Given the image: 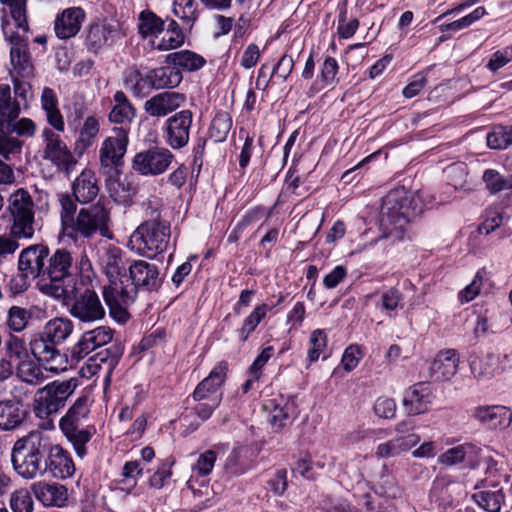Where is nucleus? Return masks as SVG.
I'll return each instance as SVG.
<instances>
[{
	"mask_svg": "<svg viewBox=\"0 0 512 512\" xmlns=\"http://www.w3.org/2000/svg\"><path fill=\"white\" fill-rule=\"evenodd\" d=\"M171 237L170 223L156 217L142 222L130 236L129 244L139 255L153 259L166 251Z\"/></svg>",
	"mask_w": 512,
	"mask_h": 512,
	"instance_id": "obj_5",
	"label": "nucleus"
},
{
	"mask_svg": "<svg viewBox=\"0 0 512 512\" xmlns=\"http://www.w3.org/2000/svg\"><path fill=\"white\" fill-rule=\"evenodd\" d=\"M113 101L114 105L108 114V119L111 123L119 124V128H126V134H129L130 126L136 116V109L122 90L115 92Z\"/></svg>",
	"mask_w": 512,
	"mask_h": 512,
	"instance_id": "obj_29",
	"label": "nucleus"
},
{
	"mask_svg": "<svg viewBox=\"0 0 512 512\" xmlns=\"http://www.w3.org/2000/svg\"><path fill=\"white\" fill-rule=\"evenodd\" d=\"M23 142L8 132H0V156L8 160L11 154L21 152Z\"/></svg>",
	"mask_w": 512,
	"mask_h": 512,
	"instance_id": "obj_55",
	"label": "nucleus"
},
{
	"mask_svg": "<svg viewBox=\"0 0 512 512\" xmlns=\"http://www.w3.org/2000/svg\"><path fill=\"white\" fill-rule=\"evenodd\" d=\"M131 281L135 286L136 292L142 290L145 292L157 291L162 285V277L159 267L146 260H132L128 265V274L125 281Z\"/></svg>",
	"mask_w": 512,
	"mask_h": 512,
	"instance_id": "obj_15",
	"label": "nucleus"
},
{
	"mask_svg": "<svg viewBox=\"0 0 512 512\" xmlns=\"http://www.w3.org/2000/svg\"><path fill=\"white\" fill-rule=\"evenodd\" d=\"M85 11L81 7H70L57 15L54 22L55 34L60 39L74 37L81 29L85 19Z\"/></svg>",
	"mask_w": 512,
	"mask_h": 512,
	"instance_id": "obj_27",
	"label": "nucleus"
},
{
	"mask_svg": "<svg viewBox=\"0 0 512 512\" xmlns=\"http://www.w3.org/2000/svg\"><path fill=\"white\" fill-rule=\"evenodd\" d=\"M126 128H114V135L106 138L100 148V163L101 167L108 173L110 170H118L122 165L123 157L127 151L128 134Z\"/></svg>",
	"mask_w": 512,
	"mask_h": 512,
	"instance_id": "obj_16",
	"label": "nucleus"
},
{
	"mask_svg": "<svg viewBox=\"0 0 512 512\" xmlns=\"http://www.w3.org/2000/svg\"><path fill=\"white\" fill-rule=\"evenodd\" d=\"M2 4L10 9L14 20V26L22 30L27 29L26 0H0Z\"/></svg>",
	"mask_w": 512,
	"mask_h": 512,
	"instance_id": "obj_52",
	"label": "nucleus"
},
{
	"mask_svg": "<svg viewBox=\"0 0 512 512\" xmlns=\"http://www.w3.org/2000/svg\"><path fill=\"white\" fill-rule=\"evenodd\" d=\"M420 442L419 435H409L407 437H395L387 442L377 446L376 456L379 458H389L400 455L402 452L409 451Z\"/></svg>",
	"mask_w": 512,
	"mask_h": 512,
	"instance_id": "obj_38",
	"label": "nucleus"
},
{
	"mask_svg": "<svg viewBox=\"0 0 512 512\" xmlns=\"http://www.w3.org/2000/svg\"><path fill=\"white\" fill-rule=\"evenodd\" d=\"M243 452H245V448L239 447L233 449L227 457L225 469L231 475H241L245 472L246 465L242 461Z\"/></svg>",
	"mask_w": 512,
	"mask_h": 512,
	"instance_id": "obj_58",
	"label": "nucleus"
},
{
	"mask_svg": "<svg viewBox=\"0 0 512 512\" xmlns=\"http://www.w3.org/2000/svg\"><path fill=\"white\" fill-rule=\"evenodd\" d=\"M155 90L174 88L182 81V73L174 65L152 69Z\"/></svg>",
	"mask_w": 512,
	"mask_h": 512,
	"instance_id": "obj_44",
	"label": "nucleus"
},
{
	"mask_svg": "<svg viewBox=\"0 0 512 512\" xmlns=\"http://www.w3.org/2000/svg\"><path fill=\"white\" fill-rule=\"evenodd\" d=\"M165 21L153 11L145 9L138 16V32L143 37L158 36L165 29Z\"/></svg>",
	"mask_w": 512,
	"mask_h": 512,
	"instance_id": "obj_42",
	"label": "nucleus"
},
{
	"mask_svg": "<svg viewBox=\"0 0 512 512\" xmlns=\"http://www.w3.org/2000/svg\"><path fill=\"white\" fill-rule=\"evenodd\" d=\"M98 263L109 280L127 277L129 262L126 253L118 246H101L98 250Z\"/></svg>",
	"mask_w": 512,
	"mask_h": 512,
	"instance_id": "obj_18",
	"label": "nucleus"
},
{
	"mask_svg": "<svg viewBox=\"0 0 512 512\" xmlns=\"http://www.w3.org/2000/svg\"><path fill=\"white\" fill-rule=\"evenodd\" d=\"M44 367L40 361L31 356L16 364V376L24 383L37 386L46 380Z\"/></svg>",
	"mask_w": 512,
	"mask_h": 512,
	"instance_id": "obj_37",
	"label": "nucleus"
},
{
	"mask_svg": "<svg viewBox=\"0 0 512 512\" xmlns=\"http://www.w3.org/2000/svg\"><path fill=\"white\" fill-rule=\"evenodd\" d=\"M98 133V119L94 116L87 117L79 130V136L75 142L74 152L78 156H82L84 152L93 145Z\"/></svg>",
	"mask_w": 512,
	"mask_h": 512,
	"instance_id": "obj_40",
	"label": "nucleus"
},
{
	"mask_svg": "<svg viewBox=\"0 0 512 512\" xmlns=\"http://www.w3.org/2000/svg\"><path fill=\"white\" fill-rule=\"evenodd\" d=\"M413 199L405 188L393 189L382 199L380 209V225L387 231L388 235L395 234L400 238L415 215V208L412 206Z\"/></svg>",
	"mask_w": 512,
	"mask_h": 512,
	"instance_id": "obj_6",
	"label": "nucleus"
},
{
	"mask_svg": "<svg viewBox=\"0 0 512 512\" xmlns=\"http://www.w3.org/2000/svg\"><path fill=\"white\" fill-rule=\"evenodd\" d=\"M499 356L488 353L485 356L472 354L469 357V365L472 374L478 379H491L501 373L503 368L500 366Z\"/></svg>",
	"mask_w": 512,
	"mask_h": 512,
	"instance_id": "obj_33",
	"label": "nucleus"
},
{
	"mask_svg": "<svg viewBox=\"0 0 512 512\" xmlns=\"http://www.w3.org/2000/svg\"><path fill=\"white\" fill-rule=\"evenodd\" d=\"M164 31L165 34L156 46L157 50L169 51L177 49L184 44L185 35L178 22L174 19L167 20Z\"/></svg>",
	"mask_w": 512,
	"mask_h": 512,
	"instance_id": "obj_43",
	"label": "nucleus"
},
{
	"mask_svg": "<svg viewBox=\"0 0 512 512\" xmlns=\"http://www.w3.org/2000/svg\"><path fill=\"white\" fill-rule=\"evenodd\" d=\"M55 449L47 474L60 480L72 477L75 473V464L71 454L58 443Z\"/></svg>",
	"mask_w": 512,
	"mask_h": 512,
	"instance_id": "obj_34",
	"label": "nucleus"
},
{
	"mask_svg": "<svg viewBox=\"0 0 512 512\" xmlns=\"http://www.w3.org/2000/svg\"><path fill=\"white\" fill-rule=\"evenodd\" d=\"M470 448L471 446L468 444L458 445L456 447L450 448L439 456L438 461L439 463L445 464L447 466L459 464L464 461L467 450Z\"/></svg>",
	"mask_w": 512,
	"mask_h": 512,
	"instance_id": "obj_56",
	"label": "nucleus"
},
{
	"mask_svg": "<svg viewBox=\"0 0 512 512\" xmlns=\"http://www.w3.org/2000/svg\"><path fill=\"white\" fill-rule=\"evenodd\" d=\"M10 213V235L16 239L30 240L35 233V211L31 195L25 189H18L8 199Z\"/></svg>",
	"mask_w": 512,
	"mask_h": 512,
	"instance_id": "obj_9",
	"label": "nucleus"
},
{
	"mask_svg": "<svg viewBox=\"0 0 512 512\" xmlns=\"http://www.w3.org/2000/svg\"><path fill=\"white\" fill-rule=\"evenodd\" d=\"M18 270L24 278L38 279L43 294L65 301L75 290L77 275L90 272L92 264L87 255L78 259L65 247L50 250L47 245L34 244L20 252Z\"/></svg>",
	"mask_w": 512,
	"mask_h": 512,
	"instance_id": "obj_1",
	"label": "nucleus"
},
{
	"mask_svg": "<svg viewBox=\"0 0 512 512\" xmlns=\"http://www.w3.org/2000/svg\"><path fill=\"white\" fill-rule=\"evenodd\" d=\"M90 404L89 395H81L59 421L62 433L80 458L87 454L86 445L95 432L93 426L85 424L89 417Z\"/></svg>",
	"mask_w": 512,
	"mask_h": 512,
	"instance_id": "obj_4",
	"label": "nucleus"
},
{
	"mask_svg": "<svg viewBox=\"0 0 512 512\" xmlns=\"http://www.w3.org/2000/svg\"><path fill=\"white\" fill-rule=\"evenodd\" d=\"M19 105L11 101V90L8 85L0 84V131L10 126V121L17 119Z\"/></svg>",
	"mask_w": 512,
	"mask_h": 512,
	"instance_id": "obj_41",
	"label": "nucleus"
},
{
	"mask_svg": "<svg viewBox=\"0 0 512 512\" xmlns=\"http://www.w3.org/2000/svg\"><path fill=\"white\" fill-rule=\"evenodd\" d=\"M267 304H261L254 308V310L245 318L241 328L238 329V335L242 342H245L249 335L256 329L261 320L266 316L269 311Z\"/></svg>",
	"mask_w": 512,
	"mask_h": 512,
	"instance_id": "obj_47",
	"label": "nucleus"
},
{
	"mask_svg": "<svg viewBox=\"0 0 512 512\" xmlns=\"http://www.w3.org/2000/svg\"><path fill=\"white\" fill-rule=\"evenodd\" d=\"M35 310H37L36 306L30 307L29 309L16 305L11 306L8 310L7 326L14 332L23 331L27 327Z\"/></svg>",
	"mask_w": 512,
	"mask_h": 512,
	"instance_id": "obj_45",
	"label": "nucleus"
},
{
	"mask_svg": "<svg viewBox=\"0 0 512 512\" xmlns=\"http://www.w3.org/2000/svg\"><path fill=\"white\" fill-rule=\"evenodd\" d=\"M432 398L429 385L419 382L405 392L403 405L409 415H419L430 409Z\"/></svg>",
	"mask_w": 512,
	"mask_h": 512,
	"instance_id": "obj_26",
	"label": "nucleus"
},
{
	"mask_svg": "<svg viewBox=\"0 0 512 512\" xmlns=\"http://www.w3.org/2000/svg\"><path fill=\"white\" fill-rule=\"evenodd\" d=\"M40 101L49 125H51L56 131L63 132L65 123L58 108V98L54 90L49 87H45L42 91Z\"/></svg>",
	"mask_w": 512,
	"mask_h": 512,
	"instance_id": "obj_36",
	"label": "nucleus"
},
{
	"mask_svg": "<svg viewBox=\"0 0 512 512\" xmlns=\"http://www.w3.org/2000/svg\"><path fill=\"white\" fill-rule=\"evenodd\" d=\"M309 343L308 359L310 362L317 361L327 345L326 333L321 329L314 330L310 335Z\"/></svg>",
	"mask_w": 512,
	"mask_h": 512,
	"instance_id": "obj_53",
	"label": "nucleus"
},
{
	"mask_svg": "<svg viewBox=\"0 0 512 512\" xmlns=\"http://www.w3.org/2000/svg\"><path fill=\"white\" fill-rule=\"evenodd\" d=\"M166 63L174 65L178 70L193 72L201 69L206 60L191 50H181L166 56Z\"/></svg>",
	"mask_w": 512,
	"mask_h": 512,
	"instance_id": "obj_39",
	"label": "nucleus"
},
{
	"mask_svg": "<svg viewBox=\"0 0 512 512\" xmlns=\"http://www.w3.org/2000/svg\"><path fill=\"white\" fill-rule=\"evenodd\" d=\"M78 386L76 378L54 380L39 388L33 400V412L39 419H47L58 413L66 405L69 397Z\"/></svg>",
	"mask_w": 512,
	"mask_h": 512,
	"instance_id": "obj_8",
	"label": "nucleus"
},
{
	"mask_svg": "<svg viewBox=\"0 0 512 512\" xmlns=\"http://www.w3.org/2000/svg\"><path fill=\"white\" fill-rule=\"evenodd\" d=\"M28 417L23 402L16 398L0 400V431L14 432L20 429Z\"/></svg>",
	"mask_w": 512,
	"mask_h": 512,
	"instance_id": "obj_21",
	"label": "nucleus"
},
{
	"mask_svg": "<svg viewBox=\"0 0 512 512\" xmlns=\"http://www.w3.org/2000/svg\"><path fill=\"white\" fill-rule=\"evenodd\" d=\"M460 357L455 349L441 350L430 366V377L434 381H449L458 371Z\"/></svg>",
	"mask_w": 512,
	"mask_h": 512,
	"instance_id": "obj_25",
	"label": "nucleus"
},
{
	"mask_svg": "<svg viewBox=\"0 0 512 512\" xmlns=\"http://www.w3.org/2000/svg\"><path fill=\"white\" fill-rule=\"evenodd\" d=\"M10 506L13 512H32L33 500L26 489L14 491L10 497Z\"/></svg>",
	"mask_w": 512,
	"mask_h": 512,
	"instance_id": "obj_54",
	"label": "nucleus"
},
{
	"mask_svg": "<svg viewBox=\"0 0 512 512\" xmlns=\"http://www.w3.org/2000/svg\"><path fill=\"white\" fill-rule=\"evenodd\" d=\"M5 349L6 355L17 363L30 357V349L27 347L25 340L16 335L9 336L5 342Z\"/></svg>",
	"mask_w": 512,
	"mask_h": 512,
	"instance_id": "obj_49",
	"label": "nucleus"
},
{
	"mask_svg": "<svg viewBox=\"0 0 512 512\" xmlns=\"http://www.w3.org/2000/svg\"><path fill=\"white\" fill-rule=\"evenodd\" d=\"M471 415L489 429L507 428L512 421L511 411L500 405L475 407Z\"/></svg>",
	"mask_w": 512,
	"mask_h": 512,
	"instance_id": "obj_24",
	"label": "nucleus"
},
{
	"mask_svg": "<svg viewBox=\"0 0 512 512\" xmlns=\"http://www.w3.org/2000/svg\"><path fill=\"white\" fill-rule=\"evenodd\" d=\"M61 302L67 306L69 314L81 323L91 324L104 319L106 315L99 295L89 288L78 294L73 291L69 299Z\"/></svg>",
	"mask_w": 512,
	"mask_h": 512,
	"instance_id": "obj_11",
	"label": "nucleus"
},
{
	"mask_svg": "<svg viewBox=\"0 0 512 512\" xmlns=\"http://www.w3.org/2000/svg\"><path fill=\"white\" fill-rule=\"evenodd\" d=\"M142 472L140 461H129L126 462L122 469V475L124 477V483L127 484V493H130L131 489L136 486V477Z\"/></svg>",
	"mask_w": 512,
	"mask_h": 512,
	"instance_id": "obj_62",
	"label": "nucleus"
},
{
	"mask_svg": "<svg viewBox=\"0 0 512 512\" xmlns=\"http://www.w3.org/2000/svg\"><path fill=\"white\" fill-rule=\"evenodd\" d=\"M195 401L197 402V404L193 407V411L202 421L208 420L212 416L213 412L221 404L220 399L216 396L211 400L206 399Z\"/></svg>",
	"mask_w": 512,
	"mask_h": 512,
	"instance_id": "obj_61",
	"label": "nucleus"
},
{
	"mask_svg": "<svg viewBox=\"0 0 512 512\" xmlns=\"http://www.w3.org/2000/svg\"><path fill=\"white\" fill-rule=\"evenodd\" d=\"M175 155L164 146H151L135 154L132 168L142 176H159L170 168Z\"/></svg>",
	"mask_w": 512,
	"mask_h": 512,
	"instance_id": "obj_12",
	"label": "nucleus"
},
{
	"mask_svg": "<svg viewBox=\"0 0 512 512\" xmlns=\"http://www.w3.org/2000/svg\"><path fill=\"white\" fill-rule=\"evenodd\" d=\"M58 344L48 340L40 332L34 334L29 341L30 353L46 371L58 373L64 371L68 365V358L58 348Z\"/></svg>",
	"mask_w": 512,
	"mask_h": 512,
	"instance_id": "obj_13",
	"label": "nucleus"
},
{
	"mask_svg": "<svg viewBox=\"0 0 512 512\" xmlns=\"http://www.w3.org/2000/svg\"><path fill=\"white\" fill-rule=\"evenodd\" d=\"M294 68V60L292 56L284 54L277 64L274 66L268 80L265 82V87H267L272 80L273 76L276 75L277 77L281 78L283 81H285L288 76L291 74L292 70Z\"/></svg>",
	"mask_w": 512,
	"mask_h": 512,
	"instance_id": "obj_59",
	"label": "nucleus"
},
{
	"mask_svg": "<svg viewBox=\"0 0 512 512\" xmlns=\"http://www.w3.org/2000/svg\"><path fill=\"white\" fill-rule=\"evenodd\" d=\"M116 26L107 21H95L86 30L85 46L92 53H98L113 43Z\"/></svg>",
	"mask_w": 512,
	"mask_h": 512,
	"instance_id": "obj_23",
	"label": "nucleus"
},
{
	"mask_svg": "<svg viewBox=\"0 0 512 512\" xmlns=\"http://www.w3.org/2000/svg\"><path fill=\"white\" fill-rule=\"evenodd\" d=\"M193 114L190 110H181L166 120L164 139L172 149L178 150L189 142Z\"/></svg>",
	"mask_w": 512,
	"mask_h": 512,
	"instance_id": "obj_17",
	"label": "nucleus"
},
{
	"mask_svg": "<svg viewBox=\"0 0 512 512\" xmlns=\"http://www.w3.org/2000/svg\"><path fill=\"white\" fill-rule=\"evenodd\" d=\"M475 503L487 512H499L504 500L502 490H483L473 494Z\"/></svg>",
	"mask_w": 512,
	"mask_h": 512,
	"instance_id": "obj_46",
	"label": "nucleus"
},
{
	"mask_svg": "<svg viewBox=\"0 0 512 512\" xmlns=\"http://www.w3.org/2000/svg\"><path fill=\"white\" fill-rule=\"evenodd\" d=\"M113 330L108 326H99L85 331L71 348V357L75 360L85 358L95 349L104 346L113 339Z\"/></svg>",
	"mask_w": 512,
	"mask_h": 512,
	"instance_id": "obj_19",
	"label": "nucleus"
},
{
	"mask_svg": "<svg viewBox=\"0 0 512 512\" xmlns=\"http://www.w3.org/2000/svg\"><path fill=\"white\" fill-rule=\"evenodd\" d=\"M0 132H8L10 134H16L17 136L31 137L35 133V124L28 118H22L20 120L13 119L10 121V126L7 129H2Z\"/></svg>",
	"mask_w": 512,
	"mask_h": 512,
	"instance_id": "obj_57",
	"label": "nucleus"
},
{
	"mask_svg": "<svg viewBox=\"0 0 512 512\" xmlns=\"http://www.w3.org/2000/svg\"><path fill=\"white\" fill-rule=\"evenodd\" d=\"M375 414L384 419H392L396 413V403L393 399L379 397L374 404Z\"/></svg>",
	"mask_w": 512,
	"mask_h": 512,
	"instance_id": "obj_63",
	"label": "nucleus"
},
{
	"mask_svg": "<svg viewBox=\"0 0 512 512\" xmlns=\"http://www.w3.org/2000/svg\"><path fill=\"white\" fill-rule=\"evenodd\" d=\"M41 136L44 144L43 159L49 160L59 171L70 174L75 169L77 160L60 135L45 128Z\"/></svg>",
	"mask_w": 512,
	"mask_h": 512,
	"instance_id": "obj_14",
	"label": "nucleus"
},
{
	"mask_svg": "<svg viewBox=\"0 0 512 512\" xmlns=\"http://www.w3.org/2000/svg\"><path fill=\"white\" fill-rule=\"evenodd\" d=\"M59 202L62 231L69 239H90L96 233L102 237H112L108 225L109 212L102 204H92L77 211V205L69 194L60 195Z\"/></svg>",
	"mask_w": 512,
	"mask_h": 512,
	"instance_id": "obj_3",
	"label": "nucleus"
},
{
	"mask_svg": "<svg viewBox=\"0 0 512 512\" xmlns=\"http://www.w3.org/2000/svg\"><path fill=\"white\" fill-rule=\"evenodd\" d=\"M125 278L111 279L103 288V298L111 317L119 323H125L130 314L128 308L135 302L138 293L135 286L124 281Z\"/></svg>",
	"mask_w": 512,
	"mask_h": 512,
	"instance_id": "obj_10",
	"label": "nucleus"
},
{
	"mask_svg": "<svg viewBox=\"0 0 512 512\" xmlns=\"http://www.w3.org/2000/svg\"><path fill=\"white\" fill-rule=\"evenodd\" d=\"M232 128V118L228 112H218L212 120L210 126L211 137L216 141H223L226 139L229 131Z\"/></svg>",
	"mask_w": 512,
	"mask_h": 512,
	"instance_id": "obj_51",
	"label": "nucleus"
},
{
	"mask_svg": "<svg viewBox=\"0 0 512 512\" xmlns=\"http://www.w3.org/2000/svg\"><path fill=\"white\" fill-rule=\"evenodd\" d=\"M186 101L183 93L164 91L152 96L144 103L145 112L151 117H165L180 108Z\"/></svg>",
	"mask_w": 512,
	"mask_h": 512,
	"instance_id": "obj_22",
	"label": "nucleus"
},
{
	"mask_svg": "<svg viewBox=\"0 0 512 512\" xmlns=\"http://www.w3.org/2000/svg\"><path fill=\"white\" fill-rule=\"evenodd\" d=\"M482 178L486 188L493 194L512 188V175L503 176L496 170L488 169Z\"/></svg>",
	"mask_w": 512,
	"mask_h": 512,
	"instance_id": "obj_48",
	"label": "nucleus"
},
{
	"mask_svg": "<svg viewBox=\"0 0 512 512\" xmlns=\"http://www.w3.org/2000/svg\"><path fill=\"white\" fill-rule=\"evenodd\" d=\"M325 512H359L358 509L346 500H333L325 498L320 503Z\"/></svg>",
	"mask_w": 512,
	"mask_h": 512,
	"instance_id": "obj_64",
	"label": "nucleus"
},
{
	"mask_svg": "<svg viewBox=\"0 0 512 512\" xmlns=\"http://www.w3.org/2000/svg\"><path fill=\"white\" fill-rule=\"evenodd\" d=\"M215 461L216 452L213 450H207L200 454L197 462L193 465V471L199 476H206L212 471Z\"/></svg>",
	"mask_w": 512,
	"mask_h": 512,
	"instance_id": "obj_60",
	"label": "nucleus"
},
{
	"mask_svg": "<svg viewBox=\"0 0 512 512\" xmlns=\"http://www.w3.org/2000/svg\"><path fill=\"white\" fill-rule=\"evenodd\" d=\"M512 144V126H497L487 135V145L491 149H505Z\"/></svg>",
	"mask_w": 512,
	"mask_h": 512,
	"instance_id": "obj_50",
	"label": "nucleus"
},
{
	"mask_svg": "<svg viewBox=\"0 0 512 512\" xmlns=\"http://www.w3.org/2000/svg\"><path fill=\"white\" fill-rule=\"evenodd\" d=\"M98 193V179L90 169L83 170L72 183V194L80 204L92 202Z\"/></svg>",
	"mask_w": 512,
	"mask_h": 512,
	"instance_id": "obj_31",
	"label": "nucleus"
},
{
	"mask_svg": "<svg viewBox=\"0 0 512 512\" xmlns=\"http://www.w3.org/2000/svg\"><path fill=\"white\" fill-rule=\"evenodd\" d=\"M31 490L45 506L63 507L68 498L66 487L59 483L38 481L31 485Z\"/></svg>",
	"mask_w": 512,
	"mask_h": 512,
	"instance_id": "obj_30",
	"label": "nucleus"
},
{
	"mask_svg": "<svg viewBox=\"0 0 512 512\" xmlns=\"http://www.w3.org/2000/svg\"><path fill=\"white\" fill-rule=\"evenodd\" d=\"M228 371V363L220 361L210 371L209 375L196 386L192 393L193 400L212 399L215 396L222 402L221 386L224 384Z\"/></svg>",
	"mask_w": 512,
	"mask_h": 512,
	"instance_id": "obj_20",
	"label": "nucleus"
},
{
	"mask_svg": "<svg viewBox=\"0 0 512 512\" xmlns=\"http://www.w3.org/2000/svg\"><path fill=\"white\" fill-rule=\"evenodd\" d=\"M74 330L73 322L67 317H55L50 319L40 333L56 344L64 343Z\"/></svg>",
	"mask_w": 512,
	"mask_h": 512,
	"instance_id": "obj_35",
	"label": "nucleus"
},
{
	"mask_svg": "<svg viewBox=\"0 0 512 512\" xmlns=\"http://www.w3.org/2000/svg\"><path fill=\"white\" fill-rule=\"evenodd\" d=\"M57 443L41 430H31L13 443L10 461L14 472L23 480L47 474Z\"/></svg>",
	"mask_w": 512,
	"mask_h": 512,
	"instance_id": "obj_2",
	"label": "nucleus"
},
{
	"mask_svg": "<svg viewBox=\"0 0 512 512\" xmlns=\"http://www.w3.org/2000/svg\"><path fill=\"white\" fill-rule=\"evenodd\" d=\"M153 78L152 69L144 74L136 67H129L123 73L125 86L137 97L145 96L151 90H155Z\"/></svg>",
	"mask_w": 512,
	"mask_h": 512,
	"instance_id": "obj_32",
	"label": "nucleus"
},
{
	"mask_svg": "<svg viewBox=\"0 0 512 512\" xmlns=\"http://www.w3.org/2000/svg\"><path fill=\"white\" fill-rule=\"evenodd\" d=\"M14 30L12 23L8 20L2 21V31L5 40L10 44V74L12 77H20L29 80L34 76L35 67L28 45L27 29L24 31L18 27Z\"/></svg>",
	"mask_w": 512,
	"mask_h": 512,
	"instance_id": "obj_7",
	"label": "nucleus"
},
{
	"mask_svg": "<svg viewBox=\"0 0 512 512\" xmlns=\"http://www.w3.org/2000/svg\"><path fill=\"white\" fill-rule=\"evenodd\" d=\"M265 409L270 412V423L275 430L285 427L296 415L294 400L282 395L268 400Z\"/></svg>",
	"mask_w": 512,
	"mask_h": 512,
	"instance_id": "obj_28",
	"label": "nucleus"
}]
</instances>
